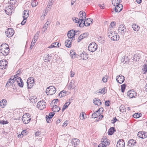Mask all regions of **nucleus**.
Returning <instances> with one entry per match:
<instances>
[{"mask_svg": "<svg viewBox=\"0 0 147 147\" xmlns=\"http://www.w3.org/2000/svg\"><path fill=\"white\" fill-rule=\"evenodd\" d=\"M9 50L8 46L6 43H3L0 46V51L4 55H7L9 53Z\"/></svg>", "mask_w": 147, "mask_h": 147, "instance_id": "obj_1", "label": "nucleus"}, {"mask_svg": "<svg viewBox=\"0 0 147 147\" xmlns=\"http://www.w3.org/2000/svg\"><path fill=\"white\" fill-rule=\"evenodd\" d=\"M108 35L109 38L114 41H116L119 40V35L117 33H115L114 31H111L109 32Z\"/></svg>", "mask_w": 147, "mask_h": 147, "instance_id": "obj_2", "label": "nucleus"}, {"mask_svg": "<svg viewBox=\"0 0 147 147\" xmlns=\"http://www.w3.org/2000/svg\"><path fill=\"white\" fill-rule=\"evenodd\" d=\"M56 88L53 86H50L47 87L46 90V93L47 95H51L56 92Z\"/></svg>", "mask_w": 147, "mask_h": 147, "instance_id": "obj_3", "label": "nucleus"}, {"mask_svg": "<svg viewBox=\"0 0 147 147\" xmlns=\"http://www.w3.org/2000/svg\"><path fill=\"white\" fill-rule=\"evenodd\" d=\"M118 32L119 34L123 35L124 34L127 32L128 31L124 24H121L119 26Z\"/></svg>", "mask_w": 147, "mask_h": 147, "instance_id": "obj_4", "label": "nucleus"}, {"mask_svg": "<svg viewBox=\"0 0 147 147\" xmlns=\"http://www.w3.org/2000/svg\"><path fill=\"white\" fill-rule=\"evenodd\" d=\"M88 48L89 51L94 52L97 49V45L95 42H92L90 44Z\"/></svg>", "mask_w": 147, "mask_h": 147, "instance_id": "obj_5", "label": "nucleus"}, {"mask_svg": "<svg viewBox=\"0 0 147 147\" xmlns=\"http://www.w3.org/2000/svg\"><path fill=\"white\" fill-rule=\"evenodd\" d=\"M90 18L87 19L86 20H84L82 23H81L80 24L79 26L81 27H82L84 25L86 26H88L90 25V24L92 23V20Z\"/></svg>", "mask_w": 147, "mask_h": 147, "instance_id": "obj_6", "label": "nucleus"}, {"mask_svg": "<svg viewBox=\"0 0 147 147\" xmlns=\"http://www.w3.org/2000/svg\"><path fill=\"white\" fill-rule=\"evenodd\" d=\"M46 102L44 100L40 101L38 102L37 105V107L40 110H42L45 108Z\"/></svg>", "mask_w": 147, "mask_h": 147, "instance_id": "obj_7", "label": "nucleus"}, {"mask_svg": "<svg viewBox=\"0 0 147 147\" xmlns=\"http://www.w3.org/2000/svg\"><path fill=\"white\" fill-rule=\"evenodd\" d=\"M75 35V30H71L68 32L67 36L70 39L72 38V40H74L75 38L74 36Z\"/></svg>", "mask_w": 147, "mask_h": 147, "instance_id": "obj_8", "label": "nucleus"}, {"mask_svg": "<svg viewBox=\"0 0 147 147\" xmlns=\"http://www.w3.org/2000/svg\"><path fill=\"white\" fill-rule=\"evenodd\" d=\"M86 14L85 12L80 11L79 13V20L81 21V23L82 22L86 19Z\"/></svg>", "mask_w": 147, "mask_h": 147, "instance_id": "obj_9", "label": "nucleus"}, {"mask_svg": "<svg viewBox=\"0 0 147 147\" xmlns=\"http://www.w3.org/2000/svg\"><path fill=\"white\" fill-rule=\"evenodd\" d=\"M6 36L7 37H12L14 34V30L11 28H8L5 31Z\"/></svg>", "mask_w": 147, "mask_h": 147, "instance_id": "obj_10", "label": "nucleus"}, {"mask_svg": "<svg viewBox=\"0 0 147 147\" xmlns=\"http://www.w3.org/2000/svg\"><path fill=\"white\" fill-rule=\"evenodd\" d=\"M7 63L5 60H1L0 61V68L2 69H5L7 66Z\"/></svg>", "mask_w": 147, "mask_h": 147, "instance_id": "obj_11", "label": "nucleus"}, {"mask_svg": "<svg viewBox=\"0 0 147 147\" xmlns=\"http://www.w3.org/2000/svg\"><path fill=\"white\" fill-rule=\"evenodd\" d=\"M117 81L120 84H121L124 82L125 81V77L124 76L119 75V76H117L116 78Z\"/></svg>", "mask_w": 147, "mask_h": 147, "instance_id": "obj_12", "label": "nucleus"}, {"mask_svg": "<svg viewBox=\"0 0 147 147\" xmlns=\"http://www.w3.org/2000/svg\"><path fill=\"white\" fill-rule=\"evenodd\" d=\"M15 82L14 77H11V78L9 79L8 81L7 82L5 86L7 87L12 85Z\"/></svg>", "mask_w": 147, "mask_h": 147, "instance_id": "obj_13", "label": "nucleus"}, {"mask_svg": "<svg viewBox=\"0 0 147 147\" xmlns=\"http://www.w3.org/2000/svg\"><path fill=\"white\" fill-rule=\"evenodd\" d=\"M123 8V5L121 4H118L116 5L115 9V12H120Z\"/></svg>", "mask_w": 147, "mask_h": 147, "instance_id": "obj_14", "label": "nucleus"}, {"mask_svg": "<svg viewBox=\"0 0 147 147\" xmlns=\"http://www.w3.org/2000/svg\"><path fill=\"white\" fill-rule=\"evenodd\" d=\"M125 144L124 140L123 139H120L118 141L116 146L117 147H124Z\"/></svg>", "mask_w": 147, "mask_h": 147, "instance_id": "obj_15", "label": "nucleus"}, {"mask_svg": "<svg viewBox=\"0 0 147 147\" xmlns=\"http://www.w3.org/2000/svg\"><path fill=\"white\" fill-rule=\"evenodd\" d=\"M127 95L130 98H132L136 96V93L134 91L130 90L127 92Z\"/></svg>", "mask_w": 147, "mask_h": 147, "instance_id": "obj_16", "label": "nucleus"}, {"mask_svg": "<svg viewBox=\"0 0 147 147\" xmlns=\"http://www.w3.org/2000/svg\"><path fill=\"white\" fill-rule=\"evenodd\" d=\"M29 79H28L27 82L28 86V89H30L32 88L34 85V79H32V80L29 81Z\"/></svg>", "mask_w": 147, "mask_h": 147, "instance_id": "obj_17", "label": "nucleus"}, {"mask_svg": "<svg viewBox=\"0 0 147 147\" xmlns=\"http://www.w3.org/2000/svg\"><path fill=\"white\" fill-rule=\"evenodd\" d=\"M24 116V115L22 118V120L24 124H28L30 122L31 120V118L27 116H26V117Z\"/></svg>", "mask_w": 147, "mask_h": 147, "instance_id": "obj_18", "label": "nucleus"}, {"mask_svg": "<svg viewBox=\"0 0 147 147\" xmlns=\"http://www.w3.org/2000/svg\"><path fill=\"white\" fill-rule=\"evenodd\" d=\"M136 143V141L135 140H130L128 142L127 145L128 147H131L134 146Z\"/></svg>", "mask_w": 147, "mask_h": 147, "instance_id": "obj_19", "label": "nucleus"}, {"mask_svg": "<svg viewBox=\"0 0 147 147\" xmlns=\"http://www.w3.org/2000/svg\"><path fill=\"white\" fill-rule=\"evenodd\" d=\"M7 102L5 99L2 100L0 102V106L3 108H4L7 105Z\"/></svg>", "mask_w": 147, "mask_h": 147, "instance_id": "obj_20", "label": "nucleus"}, {"mask_svg": "<svg viewBox=\"0 0 147 147\" xmlns=\"http://www.w3.org/2000/svg\"><path fill=\"white\" fill-rule=\"evenodd\" d=\"M72 42V40H67L65 42V45L67 47L69 48L71 47V42Z\"/></svg>", "mask_w": 147, "mask_h": 147, "instance_id": "obj_21", "label": "nucleus"}, {"mask_svg": "<svg viewBox=\"0 0 147 147\" xmlns=\"http://www.w3.org/2000/svg\"><path fill=\"white\" fill-rule=\"evenodd\" d=\"M80 142V140L76 138L72 139L71 142L73 145H77Z\"/></svg>", "mask_w": 147, "mask_h": 147, "instance_id": "obj_22", "label": "nucleus"}, {"mask_svg": "<svg viewBox=\"0 0 147 147\" xmlns=\"http://www.w3.org/2000/svg\"><path fill=\"white\" fill-rule=\"evenodd\" d=\"M93 103L95 105L99 106L102 104L101 100L98 98H94L93 100Z\"/></svg>", "mask_w": 147, "mask_h": 147, "instance_id": "obj_23", "label": "nucleus"}, {"mask_svg": "<svg viewBox=\"0 0 147 147\" xmlns=\"http://www.w3.org/2000/svg\"><path fill=\"white\" fill-rule=\"evenodd\" d=\"M116 131L114 127H111L109 130L108 133L109 135H111Z\"/></svg>", "mask_w": 147, "mask_h": 147, "instance_id": "obj_24", "label": "nucleus"}, {"mask_svg": "<svg viewBox=\"0 0 147 147\" xmlns=\"http://www.w3.org/2000/svg\"><path fill=\"white\" fill-rule=\"evenodd\" d=\"M29 15V11L28 10H24L23 12V18L25 19H26L28 16Z\"/></svg>", "mask_w": 147, "mask_h": 147, "instance_id": "obj_25", "label": "nucleus"}, {"mask_svg": "<svg viewBox=\"0 0 147 147\" xmlns=\"http://www.w3.org/2000/svg\"><path fill=\"white\" fill-rule=\"evenodd\" d=\"M52 111L54 112H57L60 110V108L57 105H55L53 106V107L52 108Z\"/></svg>", "mask_w": 147, "mask_h": 147, "instance_id": "obj_26", "label": "nucleus"}, {"mask_svg": "<svg viewBox=\"0 0 147 147\" xmlns=\"http://www.w3.org/2000/svg\"><path fill=\"white\" fill-rule=\"evenodd\" d=\"M105 88H103L102 89H100L99 90H97L95 92V93L97 94H105Z\"/></svg>", "mask_w": 147, "mask_h": 147, "instance_id": "obj_27", "label": "nucleus"}, {"mask_svg": "<svg viewBox=\"0 0 147 147\" xmlns=\"http://www.w3.org/2000/svg\"><path fill=\"white\" fill-rule=\"evenodd\" d=\"M60 46V44H59V43L58 42H56L53 43L49 47V48H51L53 47H59Z\"/></svg>", "mask_w": 147, "mask_h": 147, "instance_id": "obj_28", "label": "nucleus"}, {"mask_svg": "<svg viewBox=\"0 0 147 147\" xmlns=\"http://www.w3.org/2000/svg\"><path fill=\"white\" fill-rule=\"evenodd\" d=\"M69 87L70 89H74L76 87L75 81L72 80L69 84Z\"/></svg>", "mask_w": 147, "mask_h": 147, "instance_id": "obj_29", "label": "nucleus"}, {"mask_svg": "<svg viewBox=\"0 0 147 147\" xmlns=\"http://www.w3.org/2000/svg\"><path fill=\"white\" fill-rule=\"evenodd\" d=\"M140 55L138 54H137L134 55L133 60L134 61H139L140 58Z\"/></svg>", "mask_w": 147, "mask_h": 147, "instance_id": "obj_30", "label": "nucleus"}, {"mask_svg": "<svg viewBox=\"0 0 147 147\" xmlns=\"http://www.w3.org/2000/svg\"><path fill=\"white\" fill-rule=\"evenodd\" d=\"M80 57L82 58L83 60H86L88 59V55L86 53H82L80 54Z\"/></svg>", "mask_w": 147, "mask_h": 147, "instance_id": "obj_31", "label": "nucleus"}, {"mask_svg": "<svg viewBox=\"0 0 147 147\" xmlns=\"http://www.w3.org/2000/svg\"><path fill=\"white\" fill-rule=\"evenodd\" d=\"M132 27L134 30L135 31H138L140 28L139 26L135 24H133L132 25Z\"/></svg>", "mask_w": 147, "mask_h": 147, "instance_id": "obj_32", "label": "nucleus"}, {"mask_svg": "<svg viewBox=\"0 0 147 147\" xmlns=\"http://www.w3.org/2000/svg\"><path fill=\"white\" fill-rule=\"evenodd\" d=\"M100 114V113L98 112H96V111L95 112H94L93 114H92V118H95L96 117H97L98 116H99Z\"/></svg>", "mask_w": 147, "mask_h": 147, "instance_id": "obj_33", "label": "nucleus"}, {"mask_svg": "<svg viewBox=\"0 0 147 147\" xmlns=\"http://www.w3.org/2000/svg\"><path fill=\"white\" fill-rule=\"evenodd\" d=\"M70 102H66L63 105L62 109V110L63 111L66 109L68 107L69 105L70 104Z\"/></svg>", "mask_w": 147, "mask_h": 147, "instance_id": "obj_34", "label": "nucleus"}, {"mask_svg": "<svg viewBox=\"0 0 147 147\" xmlns=\"http://www.w3.org/2000/svg\"><path fill=\"white\" fill-rule=\"evenodd\" d=\"M142 115V114L140 113H136L134 114L133 117L135 118H138L140 117Z\"/></svg>", "mask_w": 147, "mask_h": 147, "instance_id": "obj_35", "label": "nucleus"}, {"mask_svg": "<svg viewBox=\"0 0 147 147\" xmlns=\"http://www.w3.org/2000/svg\"><path fill=\"white\" fill-rule=\"evenodd\" d=\"M55 114V113L54 112H51L49 114L48 116H47V118L46 117V118L48 119H51L53 117V116Z\"/></svg>", "mask_w": 147, "mask_h": 147, "instance_id": "obj_36", "label": "nucleus"}, {"mask_svg": "<svg viewBox=\"0 0 147 147\" xmlns=\"http://www.w3.org/2000/svg\"><path fill=\"white\" fill-rule=\"evenodd\" d=\"M73 20L74 22L78 23L79 24V26L80 25V24L81 23V21L79 20V19L77 18L74 17V18H73Z\"/></svg>", "mask_w": 147, "mask_h": 147, "instance_id": "obj_37", "label": "nucleus"}, {"mask_svg": "<svg viewBox=\"0 0 147 147\" xmlns=\"http://www.w3.org/2000/svg\"><path fill=\"white\" fill-rule=\"evenodd\" d=\"M38 4L36 0H34L32 2L31 4L32 7H36Z\"/></svg>", "mask_w": 147, "mask_h": 147, "instance_id": "obj_38", "label": "nucleus"}, {"mask_svg": "<svg viewBox=\"0 0 147 147\" xmlns=\"http://www.w3.org/2000/svg\"><path fill=\"white\" fill-rule=\"evenodd\" d=\"M5 11L7 14L8 15L9 13H12V11L11 9H10L6 8V9L5 10Z\"/></svg>", "mask_w": 147, "mask_h": 147, "instance_id": "obj_39", "label": "nucleus"}, {"mask_svg": "<svg viewBox=\"0 0 147 147\" xmlns=\"http://www.w3.org/2000/svg\"><path fill=\"white\" fill-rule=\"evenodd\" d=\"M144 68L142 69V70L144 71V74H145L147 71V65L146 63L144 64Z\"/></svg>", "mask_w": 147, "mask_h": 147, "instance_id": "obj_40", "label": "nucleus"}, {"mask_svg": "<svg viewBox=\"0 0 147 147\" xmlns=\"http://www.w3.org/2000/svg\"><path fill=\"white\" fill-rule=\"evenodd\" d=\"M15 82H16L17 84L19 82H21V81H22V80L20 77H19L15 79Z\"/></svg>", "mask_w": 147, "mask_h": 147, "instance_id": "obj_41", "label": "nucleus"}, {"mask_svg": "<svg viewBox=\"0 0 147 147\" xmlns=\"http://www.w3.org/2000/svg\"><path fill=\"white\" fill-rule=\"evenodd\" d=\"M112 4L114 6H116L118 4V3L117 0H113L112 1Z\"/></svg>", "mask_w": 147, "mask_h": 147, "instance_id": "obj_42", "label": "nucleus"}, {"mask_svg": "<svg viewBox=\"0 0 147 147\" xmlns=\"http://www.w3.org/2000/svg\"><path fill=\"white\" fill-rule=\"evenodd\" d=\"M125 84L121 85V91L122 92H123L124 91L125 89Z\"/></svg>", "mask_w": 147, "mask_h": 147, "instance_id": "obj_43", "label": "nucleus"}, {"mask_svg": "<svg viewBox=\"0 0 147 147\" xmlns=\"http://www.w3.org/2000/svg\"><path fill=\"white\" fill-rule=\"evenodd\" d=\"M70 55L72 58L74 57V56L76 54L75 52L73 50H71L70 52Z\"/></svg>", "mask_w": 147, "mask_h": 147, "instance_id": "obj_44", "label": "nucleus"}, {"mask_svg": "<svg viewBox=\"0 0 147 147\" xmlns=\"http://www.w3.org/2000/svg\"><path fill=\"white\" fill-rule=\"evenodd\" d=\"M85 114V113L84 112H82V114H80V119H81L83 120L84 119V115Z\"/></svg>", "mask_w": 147, "mask_h": 147, "instance_id": "obj_45", "label": "nucleus"}, {"mask_svg": "<svg viewBox=\"0 0 147 147\" xmlns=\"http://www.w3.org/2000/svg\"><path fill=\"white\" fill-rule=\"evenodd\" d=\"M49 22L48 21H47V22L45 23V24H44L43 28H45V31L47 28L48 26L49 25Z\"/></svg>", "mask_w": 147, "mask_h": 147, "instance_id": "obj_46", "label": "nucleus"}, {"mask_svg": "<svg viewBox=\"0 0 147 147\" xmlns=\"http://www.w3.org/2000/svg\"><path fill=\"white\" fill-rule=\"evenodd\" d=\"M143 136H142V138H145L147 137V132L143 131Z\"/></svg>", "mask_w": 147, "mask_h": 147, "instance_id": "obj_47", "label": "nucleus"}, {"mask_svg": "<svg viewBox=\"0 0 147 147\" xmlns=\"http://www.w3.org/2000/svg\"><path fill=\"white\" fill-rule=\"evenodd\" d=\"M142 133H143V131H140L138 132L137 134L138 137L142 138V136H143V134H142Z\"/></svg>", "mask_w": 147, "mask_h": 147, "instance_id": "obj_48", "label": "nucleus"}, {"mask_svg": "<svg viewBox=\"0 0 147 147\" xmlns=\"http://www.w3.org/2000/svg\"><path fill=\"white\" fill-rule=\"evenodd\" d=\"M88 35V33H85L82 34L80 35L82 36V37H83V38H84L87 37Z\"/></svg>", "mask_w": 147, "mask_h": 147, "instance_id": "obj_49", "label": "nucleus"}, {"mask_svg": "<svg viewBox=\"0 0 147 147\" xmlns=\"http://www.w3.org/2000/svg\"><path fill=\"white\" fill-rule=\"evenodd\" d=\"M103 108L102 107H101L98 110L96 111V112H98L100 113H102L103 112Z\"/></svg>", "mask_w": 147, "mask_h": 147, "instance_id": "obj_50", "label": "nucleus"}, {"mask_svg": "<svg viewBox=\"0 0 147 147\" xmlns=\"http://www.w3.org/2000/svg\"><path fill=\"white\" fill-rule=\"evenodd\" d=\"M10 3L12 4H15L17 3V0H10Z\"/></svg>", "mask_w": 147, "mask_h": 147, "instance_id": "obj_51", "label": "nucleus"}, {"mask_svg": "<svg viewBox=\"0 0 147 147\" xmlns=\"http://www.w3.org/2000/svg\"><path fill=\"white\" fill-rule=\"evenodd\" d=\"M17 83V84L20 86L21 87H23L24 85V83L22 81H21V82H20Z\"/></svg>", "mask_w": 147, "mask_h": 147, "instance_id": "obj_52", "label": "nucleus"}, {"mask_svg": "<svg viewBox=\"0 0 147 147\" xmlns=\"http://www.w3.org/2000/svg\"><path fill=\"white\" fill-rule=\"evenodd\" d=\"M110 141L109 140H107V142L104 143V145L106 146H108L110 144Z\"/></svg>", "mask_w": 147, "mask_h": 147, "instance_id": "obj_53", "label": "nucleus"}, {"mask_svg": "<svg viewBox=\"0 0 147 147\" xmlns=\"http://www.w3.org/2000/svg\"><path fill=\"white\" fill-rule=\"evenodd\" d=\"M27 132V131L26 130H24L22 131L21 133L22 135H26L27 134L26 133Z\"/></svg>", "mask_w": 147, "mask_h": 147, "instance_id": "obj_54", "label": "nucleus"}, {"mask_svg": "<svg viewBox=\"0 0 147 147\" xmlns=\"http://www.w3.org/2000/svg\"><path fill=\"white\" fill-rule=\"evenodd\" d=\"M68 120H66L64 123L63 124V125H62V126L64 127H66L67 124V123L68 122Z\"/></svg>", "mask_w": 147, "mask_h": 147, "instance_id": "obj_55", "label": "nucleus"}, {"mask_svg": "<svg viewBox=\"0 0 147 147\" xmlns=\"http://www.w3.org/2000/svg\"><path fill=\"white\" fill-rule=\"evenodd\" d=\"M65 95V94H63V92H61L59 94V96L61 97H63Z\"/></svg>", "mask_w": 147, "mask_h": 147, "instance_id": "obj_56", "label": "nucleus"}, {"mask_svg": "<svg viewBox=\"0 0 147 147\" xmlns=\"http://www.w3.org/2000/svg\"><path fill=\"white\" fill-rule=\"evenodd\" d=\"M41 134L40 131H37L35 133V135L36 136H37L40 135Z\"/></svg>", "mask_w": 147, "mask_h": 147, "instance_id": "obj_57", "label": "nucleus"}, {"mask_svg": "<svg viewBox=\"0 0 147 147\" xmlns=\"http://www.w3.org/2000/svg\"><path fill=\"white\" fill-rule=\"evenodd\" d=\"M36 42L35 40H34V38H33L31 45H34Z\"/></svg>", "mask_w": 147, "mask_h": 147, "instance_id": "obj_58", "label": "nucleus"}, {"mask_svg": "<svg viewBox=\"0 0 147 147\" xmlns=\"http://www.w3.org/2000/svg\"><path fill=\"white\" fill-rule=\"evenodd\" d=\"M110 102V101L109 100H108L107 101H106L105 102V105L108 106H110V105L109 103Z\"/></svg>", "mask_w": 147, "mask_h": 147, "instance_id": "obj_59", "label": "nucleus"}, {"mask_svg": "<svg viewBox=\"0 0 147 147\" xmlns=\"http://www.w3.org/2000/svg\"><path fill=\"white\" fill-rule=\"evenodd\" d=\"M98 5L100 7V8L101 9H104V5L103 4L101 5L100 4H98Z\"/></svg>", "mask_w": 147, "mask_h": 147, "instance_id": "obj_60", "label": "nucleus"}, {"mask_svg": "<svg viewBox=\"0 0 147 147\" xmlns=\"http://www.w3.org/2000/svg\"><path fill=\"white\" fill-rule=\"evenodd\" d=\"M26 22V19H24L21 22V24L22 25H24Z\"/></svg>", "mask_w": 147, "mask_h": 147, "instance_id": "obj_61", "label": "nucleus"}, {"mask_svg": "<svg viewBox=\"0 0 147 147\" xmlns=\"http://www.w3.org/2000/svg\"><path fill=\"white\" fill-rule=\"evenodd\" d=\"M83 37H82V36L81 35H80V36H79V38H78V42H80V41H81V40L82 39H83Z\"/></svg>", "mask_w": 147, "mask_h": 147, "instance_id": "obj_62", "label": "nucleus"}, {"mask_svg": "<svg viewBox=\"0 0 147 147\" xmlns=\"http://www.w3.org/2000/svg\"><path fill=\"white\" fill-rule=\"evenodd\" d=\"M75 74V73L73 71H71L70 72V76L71 77H73L74 76Z\"/></svg>", "mask_w": 147, "mask_h": 147, "instance_id": "obj_63", "label": "nucleus"}, {"mask_svg": "<svg viewBox=\"0 0 147 147\" xmlns=\"http://www.w3.org/2000/svg\"><path fill=\"white\" fill-rule=\"evenodd\" d=\"M115 22H111V24H110V26L112 27H113V26H115Z\"/></svg>", "mask_w": 147, "mask_h": 147, "instance_id": "obj_64", "label": "nucleus"}]
</instances>
